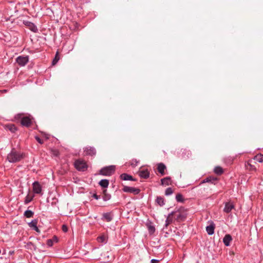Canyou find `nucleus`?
I'll return each mask as SVG.
<instances>
[{
    "mask_svg": "<svg viewBox=\"0 0 263 263\" xmlns=\"http://www.w3.org/2000/svg\"><path fill=\"white\" fill-rule=\"evenodd\" d=\"M59 59H60V57L59 55L58 52H57L54 59L52 61V65H54L55 64H56L57 63V62H58V61L59 60Z\"/></svg>",
    "mask_w": 263,
    "mask_h": 263,
    "instance_id": "72a5a7b5",
    "label": "nucleus"
},
{
    "mask_svg": "<svg viewBox=\"0 0 263 263\" xmlns=\"http://www.w3.org/2000/svg\"><path fill=\"white\" fill-rule=\"evenodd\" d=\"M157 171L160 174L161 176H164L166 174L165 171L166 170V166L162 163L157 164Z\"/></svg>",
    "mask_w": 263,
    "mask_h": 263,
    "instance_id": "f8f14e48",
    "label": "nucleus"
},
{
    "mask_svg": "<svg viewBox=\"0 0 263 263\" xmlns=\"http://www.w3.org/2000/svg\"><path fill=\"white\" fill-rule=\"evenodd\" d=\"M234 159V158L232 157H226L224 159V161L225 163H227L228 164H231L232 163V162L233 161Z\"/></svg>",
    "mask_w": 263,
    "mask_h": 263,
    "instance_id": "7c9ffc66",
    "label": "nucleus"
},
{
    "mask_svg": "<svg viewBox=\"0 0 263 263\" xmlns=\"http://www.w3.org/2000/svg\"><path fill=\"white\" fill-rule=\"evenodd\" d=\"M247 165H248V166L249 167H248V169L250 171H256V168L255 167V166L254 165H252V164H251V163L249 161L248 162Z\"/></svg>",
    "mask_w": 263,
    "mask_h": 263,
    "instance_id": "f704fd0d",
    "label": "nucleus"
},
{
    "mask_svg": "<svg viewBox=\"0 0 263 263\" xmlns=\"http://www.w3.org/2000/svg\"><path fill=\"white\" fill-rule=\"evenodd\" d=\"M34 213L30 210H27L24 213V216L27 218H30L33 217Z\"/></svg>",
    "mask_w": 263,
    "mask_h": 263,
    "instance_id": "cd10ccee",
    "label": "nucleus"
},
{
    "mask_svg": "<svg viewBox=\"0 0 263 263\" xmlns=\"http://www.w3.org/2000/svg\"><path fill=\"white\" fill-rule=\"evenodd\" d=\"M84 153L85 155L93 156L96 154V151L93 147L87 146L84 148Z\"/></svg>",
    "mask_w": 263,
    "mask_h": 263,
    "instance_id": "1a4fd4ad",
    "label": "nucleus"
},
{
    "mask_svg": "<svg viewBox=\"0 0 263 263\" xmlns=\"http://www.w3.org/2000/svg\"><path fill=\"white\" fill-rule=\"evenodd\" d=\"M159 260L153 259L151 261V263H159Z\"/></svg>",
    "mask_w": 263,
    "mask_h": 263,
    "instance_id": "ea45409f",
    "label": "nucleus"
},
{
    "mask_svg": "<svg viewBox=\"0 0 263 263\" xmlns=\"http://www.w3.org/2000/svg\"><path fill=\"white\" fill-rule=\"evenodd\" d=\"M217 181L218 179L217 178L210 177L204 179L202 181V183L211 182L212 183L215 184L217 182Z\"/></svg>",
    "mask_w": 263,
    "mask_h": 263,
    "instance_id": "f3484780",
    "label": "nucleus"
},
{
    "mask_svg": "<svg viewBox=\"0 0 263 263\" xmlns=\"http://www.w3.org/2000/svg\"><path fill=\"white\" fill-rule=\"evenodd\" d=\"M15 119H21V123L23 126H25L26 127L29 126L31 124V120L29 117H25L24 116L23 114H18L15 116Z\"/></svg>",
    "mask_w": 263,
    "mask_h": 263,
    "instance_id": "f03ea898",
    "label": "nucleus"
},
{
    "mask_svg": "<svg viewBox=\"0 0 263 263\" xmlns=\"http://www.w3.org/2000/svg\"><path fill=\"white\" fill-rule=\"evenodd\" d=\"M37 220L36 219H34V220H32L30 222L28 223V225L29 226L32 228L33 229L37 226Z\"/></svg>",
    "mask_w": 263,
    "mask_h": 263,
    "instance_id": "c85d7f7f",
    "label": "nucleus"
},
{
    "mask_svg": "<svg viewBox=\"0 0 263 263\" xmlns=\"http://www.w3.org/2000/svg\"><path fill=\"white\" fill-rule=\"evenodd\" d=\"M34 230H35L36 232H40V230L39 229V228H37V227H35L34 229H33Z\"/></svg>",
    "mask_w": 263,
    "mask_h": 263,
    "instance_id": "37998d69",
    "label": "nucleus"
},
{
    "mask_svg": "<svg viewBox=\"0 0 263 263\" xmlns=\"http://www.w3.org/2000/svg\"><path fill=\"white\" fill-rule=\"evenodd\" d=\"M110 196L106 195L104 197L103 199H104V200L106 201L107 200H109L110 199Z\"/></svg>",
    "mask_w": 263,
    "mask_h": 263,
    "instance_id": "a19ab883",
    "label": "nucleus"
},
{
    "mask_svg": "<svg viewBox=\"0 0 263 263\" xmlns=\"http://www.w3.org/2000/svg\"><path fill=\"white\" fill-rule=\"evenodd\" d=\"M115 171V166L114 165H110L101 169L100 173L103 176H111L114 173Z\"/></svg>",
    "mask_w": 263,
    "mask_h": 263,
    "instance_id": "7ed1b4c3",
    "label": "nucleus"
},
{
    "mask_svg": "<svg viewBox=\"0 0 263 263\" xmlns=\"http://www.w3.org/2000/svg\"><path fill=\"white\" fill-rule=\"evenodd\" d=\"M174 212H171L170 213L165 220V226L167 227L173 222V216L174 215Z\"/></svg>",
    "mask_w": 263,
    "mask_h": 263,
    "instance_id": "aec40b11",
    "label": "nucleus"
},
{
    "mask_svg": "<svg viewBox=\"0 0 263 263\" xmlns=\"http://www.w3.org/2000/svg\"><path fill=\"white\" fill-rule=\"evenodd\" d=\"M107 237L105 235H102L100 236H99L97 238V240L99 242H102V243H106L107 242Z\"/></svg>",
    "mask_w": 263,
    "mask_h": 263,
    "instance_id": "4be33fe9",
    "label": "nucleus"
},
{
    "mask_svg": "<svg viewBox=\"0 0 263 263\" xmlns=\"http://www.w3.org/2000/svg\"><path fill=\"white\" fill-rule=\"evenodd\" d=\"M35 139L40 144H43L44 142L43 141L37 136H35Z\"/></svg>",
    "mask_w": 263,
    "mask_h": 263,
    "instance_id": "e433bc0d",
    "label": "nucleus"
},
{
    "mask_svg": "<svg viewBox=\"0 0 263 263\" xmlns=\"http://www.w3.org/2000/svg\"><path fill=\"white\" fill-rule=\"evenodd\" d=\"M6 130H9L12 133H14L17 130L16 127L13 124H7L4 125Z\"/></svg>",
    "mask_w": 263,
    "mask_h": 263,
    "instance_id": "ddd939ff",
    "label": "nucleus"
},
{
    "mask_svg": "<svg viewBox=\"0 0 263 263\" xmlns=\"http://www.w3.org/2000/svg\"><path fill=\"white\" fill-rule=\"evenodd\" d=\"M33 197V195H30L29 194H28V195L26 196L24 200L25 204H27L30 202L32 200Z\"/></svg>",
    "mask_w": 263,
    "mask_h": 263,
    "instance_id": "b1692460",
    "label": "nucleus"
},
{
    "mask_svg": "<svg viewBox=\"0 0 263 263\" xmlns=\"http://www.w3.org/2000/svg\"><path fill=\"white\" fill-rule=\"evenodd\" d=\"M16 61L20 66H24L29 61L28 56H19L16 58Z\"/></svg>",
    "mask_w": 263,
    "mask_h": 263,
    "instance_id": "423d86ee",
    "label": "nucleus"
},
{
    "mask_svg": "<svg viewBox=\"0 0 263 263\" xmlns=\"http://www.w3.org/2000/svg\"><path fill=\"white\" fill-rule=\"evenodd\" d=\"M103 218L107 222L110 221L112 219V216L110 213H105L103 214Z\"/></svg>",
    "mask_w": 263,
    "mask_h": 263,
    "instance_id": "a878e982",
    "label": "nucleus"
},
{
    "mask_svg": "<svg viewBox=\"0 0 263 263\" xmlns=\"http://www.w3.org/2000/svg\"><path fill=\"white\" fill-rule=\"evenodd\" d=\"M124 192L133 193L134 195L138 194L140 193V190L138 188L124 186L123 188Z\"/></svg>",
    "mask_w": 263,
    "mask_h": 263,
    "instance_id": "0eeeda50",
    "label": "nucleus"
},
{
    "mask_svg": "<svg viewBox=\"0 0 263 263\" xmlns=\"http://www.w3.org/2000/svg\"><path fill=\"white\" fill-rule=\"evenodd\" d=\"M54 154L55 156H57L58 155V151H55Z\"/></svg>",
    "mask_w": 263,
    "mask_h": 263,
    "instance_id": "c03bdc74",
    "label": "nucleus"
},
{
    "mask_svg": "<svg viewBox=\"0 0 263 263\" xmlns=\"http://www.w3.org/2000/svg\"><path fill=\"white\" fill-rule=\"evenodd\" d=\"M47 245L49 247H51L53 245V241L51 239H48L47 241Z\"/></svg>",
    "mask_w": 263,
    "mask_h": 263,
    "instance_id": "4c0bfd02",
    "label": "nucleus"
},
{
    "mask_svg": "<svg viewBox=\"0 0 263 263\" xmlns=\"http://www.w3.org/2000/svg\"><path fill=\"white\" fill-rule=\"evenodd\" d=\"M156 201L157 204L161 206L165 204L164 199L161 197H157Z\"/></svg>",
    "mask_w": 263,
    "mask_h": 263,
    "instance_id": "393cba45",
    "label": "nucleus"
},
{
    "mask_svg": "<svg viewBox=\"0 0 263 263\" xmlns=\"http://www.w3.org/2000/svg\"><path fill=\"white\" fill-rule=\"evenodd\" d=\"M62 231L64 232H67L68 231V228L65 225V224H63L62 227Z\"/></svg>",
    "mask_w": 263,
    "mask_h": 263,
    "instance_id": "58836bf2",
    "label": "nucleus"
},
{
    "mask_svg": "<svg viewBox=\"0 0 263 263\" xmlns=\"http://www.w3.org/2000/svg\"><path fill=\"white\" fill-rule=\"evenodd\" d=\"M234 204L231 202H227L225 204L224 208L223 209V211L224 212L227 213H229L231 211V210L234 209Z\"/></svg>",
    "mask_w": 263,
    "mask_h": 263,
    "instance_id": "4468645a",
    "label": "nucleus"
},
{
    "mask_svg": "<svg viewBox=\"0 0 263 263\" xmlns=\"http://www.w3.org/2000/svg\"><path fill=\"white\" fill-rule=\"evenodd\" d=\"M176 199L177 201L179 202H183L184 201L183 196L181 194H177L176 195Z\"/></svg>",
    "mask_w": 263,
    "mask_h": 263,
    "instance_id": "c756f323",
    "label": "nucleus"
},
{
    "mask_svg": "<svg viewBox=\"0 0 263 263\" xmlns=\"http://www.w3.org/2000/svg\"><path fill=\"white\" fill-rule=\"evenodd\" d=\"M33 192L35 194H42V187L38 181H35L32 184Z\"/></svg>",
    "mask_w": 263,
    "mask_h": 263,
    "instance_id": "6e6552de",
    "label": "nucleus"
},
{
    "mask_svg": "<svg viewBox=\"0 0 263 263\" xmlns=\"http://www.w3.org/2000/svg\"><path fill=\"white\" fill-rule=\"evenodd\" d=\"M138 163V161L136 159H133L129 162V164L133 167L137 166Z\"/></svg>",
    "mask_w": 263,
    "mask_h": 263,
    "instance_id": "c9c22d12",
    "label": "nucleus"
},
{
    "mask_svg": "<svg viewBox=\"0 0 263 263\" xmlns=\"http://www.w3.org/2000/svg\"><path fill=\"white\" fill-rule=\"evenodd\" d=\"M23 158V154L17 152L14 149H12L7 156V159L11 163L17 162Z\"/></svg>",
    "mask_w": 263,
    "mask_h": 263,
    "instance_id": "f257e3e1",
    "label": "nucleus"
},
{
    "mask_svg": "<svg viewBox=\"0 0 263 263\" xmlns=\"http://www.w3.org/2000/svg\"><path fill=\"white\" fill-rule=\"evenodd\" d=\"M99 184L102 187L105 188L108 186L109 181L107 179H102L99 182Z\"/></svg>",
    "mask_w": 263,
    "mask_h": 263,
    "instance_id": "5701e85b",
    "label": "nucleus"
},
{
    "mask_svg": "<svg viewBox=\"0 0 263 263\" xmlns=\"http://www.w3.org/2000/svg\"><path fill=\"white\" fill-rule=\"evenodd\" d=\"M92 196H93V198H95L96 199H99V196L97 194H93Z\"/></svg>",
    "mask_w": 263,
    "mask_h": 263,
    "instance_id": "79ce46f5",
    "label": "nucleus"
},
{
    "mask_svg": "<svg viewBox=\"0 0 263 263\" xmlns=\"http://www.w3.org/2000/svg\"><path fill=\"white\" fill-rule=\"evenodd\" d=\"M138 174L139 176L142 178L146 179L148 178V169L145 167H141L140 168Z\"/></svg>",
    "mask_w": 263,
    "mask_h": 263,
    "instance_id": "9d476101",
    "label": "nucleus"
},
{
    "mask_svg": "<svg viewBox=\"0 0 263 263\" xmlns=\"http://www.w3.org/2000/svg\"><path fill=\"white\" fill-rule=\"evenodd\" d=\"M120 178L121 179L124 180H132L135 181V180L133 179V177L131 175H129L127 174H122L120 175Z\"/></svg>",
    "mask_w": 263,
    "mask_h": 263,
    "instance_id": "6ab92c4d",
    "label": "nucleus"
},
{
    "mask_svg": "<svg viewBox=\"0 0 263 263\" xmlns=\"http://www.w3.org/2000/svg\"><path fill=\"white\" fill-rule=\"evenodd\" d=\"M215 229V224L213 222L209 226L206 227V231L209 235L214 234Z\"/></svg>",
    "mask_w": 263,
    "mask_h": 263,
    "instance_id": "dca6fc26",
    "label": "nucleus"
},
{
    "mask_svg": "<svg viewBox=\"0 0 263 263\" xmlns=\"http://www.w3.org/2000/svg\"><path fill=\"white\" fill-rule=\"evenodd\" d=\"M232 240V238L230 234H227L223 239V242L226 246L228 247L230 246V242Z\"/></svg>",
    "mask_w": 263,
    "mask_h": 263,
    "instance_id": "2eb2a0df",
    "label": "nucleus"
},
{
    "mask_svg": "<svg viewBox=\"0 0 263 263\" xmlns=\"http://www.w3.org/2000/svg\"><path fill=\"white\" fill-rule=\"evenodd\" d=\"M151 222H149V234L151 235L155 233V228L151 224Z\"/></svg>",
    "mask_w": 263,
    "mask_h": 263,
    "instance_id": "473e14b6",
    "label": "nucleus"
},
{
    "mask_svg": "<svg viewBox=\"0 0 263 263\" xmlns=\"http://www.w3.org/2000/svg\"><path fill=\"white\" fill-rule=\"evenodd\" d=\"M174 215L176 217V219L178 221H183L186 218V214L184 212L174 211Z\"/></svg>",
    "mask_w": 263,
    "mask_h": 263,
    "instance_id": "39448f33",
    "label": "nucleus"
},
{
    "mask_svg": "<svg viewBox=\"0 0 263 263\" xmlns=\"http://www.w3.org/2000/svg\"><path fill=\"white\" fill-rule=\"evenodd\" d=\"M214 172L218 175H221L223 173V170L221 166H217L214 168Z\"/></svg>",
    "mask_w": 263,
    "mask_h": 263,
    "instance_id": "412c9836",
    "label": "nucleus"
},
{
    "mask_svg": "<svg viewBox=\"0 0 263 263\" xmlns=\"http://www.w3.org/2000/svg\"><path fill=\"white\" fill-rule=\"evenodd\" d=\"M74 166L79 171H85L87 168V165L86 162L81 159L77 160L75 161Z\"/></svg>",
    "mask_w": 263,
    "mask_h": 263,
    "instance_id": "20e7f679",
    "label": "nucleus"
},
{
    "mask_svg": "<svg viewBox=\"0 0 263 263\" xmlns=\"http://www.w3.org/2000/svg\"><path fill=\"white\" fill-rule=\"evenodd\" d=\"M23 23L32 31L34 32H36L37 31V28L33 23L29 21H24Z\"/></svg>",
    "mask_w": 263,
    "mask_h": 263,
    "instance_id": "9b49d317",
    "label": "nucleus"
},
{
    "mask_svg": "<svg viewBox=\"0 0 263 263\" xmlns=\"http://www.w3.org/2000/svg\"><path fill=\"white\" fill-rule=\"evenodd\" d=\"M254 159L258 161V162H262L263 155L261 154H257L254 157Z\"/></svg>",
    "mask_w": 263,
    "mask_h": 263,
    "instance_id": "bb28decb",
    "label": "nucleus"
},
{
    "mask_svg": "<svg viewBox=\"0 0 263 263\" xmlns=\"http://www.w3.org/2000/svg\"><path fill=\"white\" fill-rule=\"evenodd\" d=\"M161 183L162 185H168L171 184V178L170 177H166L161 179Z\"/></svg>",
    "mask_w": 263,
    "mask_h": 263,
    "instance_id": "a211bd4d",
    "label": "nucleus"
},
{
    "mask_svg": "<svg viewBox=\"0 0 263 263\" xmlns=\"http://www.w3.org/2000/svg\"><path fill=\"white\" fill-rule=\"evenodd\" d=\"M174 192V190L172 187H168L165 190V195L166 196H169L172 195Z\"/></svg>",
    "mask_w": 263,
    "mask_h": 263,
    "instance_id": "2f4dec72",
    "label": "nucleus"
}]
</instances>
